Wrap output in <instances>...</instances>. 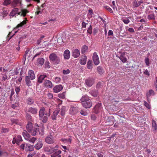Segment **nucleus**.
<instances>
[{"instance_id":"f257e3e1","label":"nucleus","mask_w":157,"mask_h":157,"mask_svg":"<svg viewBox=\"0 0 157 157\" xmlns=\"http://www.w3.org/2000/svg\"><path fill=\"white\" fill-rule=\"evenodd\" d=\"M45 109L44 107L41 108L39 112V115L40 120H42L44 123L46 122L48 120V113H45Z\"/></svg>"},{"instance_id":"f03ea898","label":"nucleus","mask_w":157,"mask_h":157,"mask_svg":"<svg viewBox=\"0 0 157 157\" xmlns=\"http://www.w3.org/2000/svg\"><path fill=\"white\" fill-rule=\"evenodd\" d=\"M50 62L54 64H58L60 62V59L57 55L53 53L50 54L49 56Z\"/></svg>"},{"instance_id":"7ed1b4c3","label":"nucleus","mask_w":157,"mask_h":157,"mask_svg":"<svg viewBox=\"0 0 157 157\" xmlns=\"http://www.w3.org/2000/svg\"><path fill=\"white\" fill-rule=\"evenodd\" d=\"M30 132L31 133L32 135L34 136L36 135L37 134L39 133V134L41 135L43 134V129H39V128H34L33 129H32V131H31Z\"/></svg>"},{"instance_id":"20e7f679","label":"nucleus","mask_w":157,"mask_h":157,"mask_svg":"<svg viewBox=\"0 0 157 157\" xmlns=\"http://www.w3.org/2000/svg\"><path fill=\"white\" fill-rule=\"evenodd\" d=\"M78 111V108L74 106H71L70 109L69 113L72 115L76 114Z\"/></svg>"},{"instance_id":"39448f33","label":"nucleus","mask_w":157,"mask_h":157,"mask_svg":"<svg viewBox=\"0 0 157 157\" xmlns=\"http://www.w3.org/2000/svg\"><path fill=\"white\" fill-rule=\"evenodd\" d=\"M25 20H24L20 23L18 24L16 27L13 29V31L15 33H16L17 32L18 30H19V29H18V28L21 27H22L24 25L26 24V22L28 21V20L26 18H25Z\"/></svg>"},{"instance_id":"423d86ee","label":"nucleus","mask_w":157,"mask_h":157,"mask_svg":"<svg viewBox=\"0 0 157 157\" xmlns=\"http://www.w3.org/2000/svg\"><path fill=\"white\" fill-rule=\"evenodd\" d=\"M125 53L124 52H120L119 55H117L118 57L123 63H125L127 61V59L125 57Z\"/></svg>"},{"instance_id":"0eeeda50","label":"nucleus","mask_w":157,"mask_h":157,"mask_svg":"<svg viewBox=\"0 0 157 157\" xmlns=\"http://www.w3.org/2000/svg\"><path fill=\"white\" fill-rule=\"evenodd\" d=\"M102 108L101 104V103H98L96 105L94 109V111L96 113H98L101 111Z\"/></svg>"},{"instance_id":"6e6552de","label":"nucleus","mask_w":157,"mask_h":157,"mask_svg":"<svg viewBox=\"0 0 157 157\" xmlns=\"http://www.w3.org/2000/svg\"><path fill=\"white\" fill-rule=\"evenodd\" d=\"M93 59L95 65H98L100 63L98 56L96 52H94L93 56Z\"/></svg>"},{"instance_id":"1a4fd4ad","label":"nucleus","mask_w":157,"mask_h":157,"mask_svg":"<svg viewBox=\"0 0 157 157\" xmlns=\"http://www.w3.org/2000/svg\"><path fill=\"white\" fill-rule=\"evenodd\" d=\"M45 142L48 144H52L55 142V139L53 136L52 135H50L46 137Z\"/></svg>"},{"instance_id":"9d476101","label":"nucleus","mask_w":157,"mask_h":157,"mask_svg":"<svg viewBox=\"0 0 157 157\" xmlns=\"http://www.w3.org/2000/svg\"><path fill=\"white\" fill-rule=\"evenodd\" d=\"M21 0H13L11 3V6L13 7H20L21 6Z\"/></svg>"},{"instance_id":"9b49d317","label":"nucleus","mask_w":157,"mask_h":157,"mask_svg":"<svg viewBox=\"0 0 157 157\" xmlns=\"http://www.w3.org/2000/svg\"><path fill=\"white\" fill-rule=\"evenodd\" d=\"M18 11L19 9L18 8H14L10 13V16L13 17L17 14L19 15H20L21 12H19Z\"/></svg>"},{"instance_id":"f8f14e48","label":"nucleus","mask_w":157,"mask_h":157,"mask_svg":"<svg viewBox=\"0 0 157 157\" xmlns=\"http://www.w3.org/2000/svg\"><path fill=\"white\" fill-rule=\"evenodd\" d=\"M22 141V138L21 136L20 135H18L16 138H13L12 143L13 144L16 143L17 144L19 145V143Z\"/></svg>"},{"instance_id":"ddd939ff","label":"nucleus","mask_w":157,"mask_h":157,"mask_svg":"<svg viewBox=\"0 0 157 157\" xmlns=\"http://www.w3.org/2000/svg\"><path fill=\"white\" fill-rule=\"evenodd\" d=\"M63 87L61 85H58L56 86L53 88L54 92L56 93L60 92L63 89Z\"/></svg>"},{"instance_id":"4468645a","label":"nucleus","mask_w":157,"mask_h":157,"mask_svg":"<svg viewBox=\"0 0 157 157\" xmlns=\"http://www.w3.org/2000/svg\"><path fill=\"white\" fill-rule=\"evenodd\" d=\"M60 111V109L58 108L54 111L53 115L52 116V119L53 120H56V116L58 114L59 111Z\"/></svg>"},{"instance_id":"2eb2a0df","label":"nucleus","mask_w":157,"mask_h":157,"mask_svg":"<svg viewBox=\"0 0 157 157\" xmlns=\"http://www.w3.org/2000/svg\"><path fill=\"white\" fill-rule=\"evenodd\" d=\"M82 103L83 106L86 108H89L91 107L92 105V103L91 101H85Z\"/></svg>"},{"instance_id":"dca6fc26","label":"nucleus","mask_w":157,"mask_h":157,"mask_svg":"<svg viewBox=\"0 0 157 157\" xmlns=\"http://www.w3.org/2000/svg\"><path fill=\"white\" fill-rule=\"evenodd\" d=\"M44 84L45 87L48 88H52L53 86L52 82L49 80H45Z\"/></svg>"},{"instance_id":"f3484780","label":"nucleus","mask_w":157,"mask_h":157,"mask_svg":"<svg viewBox=\"0 0 157 157\" xmlns=\"http://www.w3.org/2000/svg\"><path fill=\"white\" fill-rule=\"evenodd\" d=\"M80 55V51L77 49H75L73 50L72 56L75 58L78 57Z\"/></svg>"},{"instance_id":"a211bd4d","label":"nucleus","mask_w":157,"mask_h":157,"mask_svg":"<svg viewBox=\"0 0 157 157\" xmlns=\"http://www.w3.org/2000/svg\"><path fill=\"white\" fill-rule=\"evenodd\" d=\"M94 82L93 79L89 78L85 80V83L88 86L90 87L92 86Z\"/></svg>"},{"instance_id":"6ab92c4d","label":"nucleus","mask_w":157,"mask_h":157,"mask_svg":"<svg viewBox=\"0 0 157 157\" xmlns=\"http://www.w3.org/2000/svg\"><path fill=\"white\" fill-rule=\"evenodd\" d=\"M44 150L45 151L48 153H52L54 152L55 151L56 149L53 147H45L44 148Z\"/></svg>"},{"instance_id":"aec40b11","label":"nucleus","mask_w":157,"mask_h":157,"mask_svg":"<svg viewBox=\"0 0 157 157\" xmlns=\"http://www.w3.org/2000/svg\"><path fill=\"white\" fill-rule=\"evenodd\" d=\"M29 76V78L31 80L34 79L35 78L34 71L32 70H29L28 72V76Z\"/></svg>"},{"instance_id":"412c9836","label":"nucleus","mask_w":157,"mask_h":157,"mask_svg":"<svg viewBox=\"0 0 157 157\" xmlns=\"http://www.w3.org/2000/svg\"><path fill=\"white\" fill-rule=\"evenodd\" d=\"M44 61V60L43 58H39L37 60L36 65L39 67L41 66L43 64Z\"/></svg>"},{"instance_id":"4be33fe9","label":"nucleus","mask_w":157,"mask_h":157,"mask_svg":"<svg viewBox=\"0 0 157 157\" xmlns=\"http://www.w3.org/2000/svg\"><path fill=\"white\" fill-rule=\"evenodd\" d=\"M28 111L33 114H36L37 113V109L35 108L30 107L29 108Z\"/></svg>"},{"instance_id":"5701e85b","label":"nucleus","mask_w":157,"mask_h":157,"mask_svg":"<svg viewBox=\"0 0 157 157\" xmlns=\"http://www.w3.org/2000/svg\"><path fill=\"white\" fill-rule=\"evenodd\" d=\"M63 56L65 59H69L70 56V51L68 50H66L64 52Z\"/></svg>"},{"instance_id":"b1692460","label":"nucleus","mask_w":157,"mask_h":157,"mask_svg":"<svg viewBox=\"0 0 157 157\" xmlns=\"http://www.w3.org/2000/svg\"><path fill=\"white\" fill-rule=\"evenodd\" d=\"M155 94V93L154 91L152 90L151 89L146 94V96L147 98V100H148L149 98L151 96H154Z\"/></svg>"},{"instance_id":"393cba45","label":"nucleus","mask_w":157,"mask_h":157,"mask_svg":"<svg viewBox=\"0 0 157 157\" xmlns=\"http://www.w3.org/2000/svg\"><path fill=\"white\" fill-rule=\"evenodd\" d=\"M43 146L42 142L39 141L34 146L35 148L37 150H39Z\"/></svg>"},{"instance_id":"a878e982","label":"nucleus","mask_w":157,"mask_h":157,"mask_svg":"<svg viewBox=\"0 0 157 157\" xmlns=\"http://www.w3.org/2000/svg\"><path fill=\"white\" fill-rule=\"evenodd\" d=\"M61 151L59 150L55 152L53 154L51 155L52 157H61L60 154Z\"/></svg>"},{"instance_id":"bb28decb","label":"nucleus","mask_w":157,"mask_h":157,"mask_svg":"<svg viewBox=\"0 0 157 157\" xmlns=\"http://www.w3.org/2000/svg\"><path fill=\"white\" fill-rule=\"evenodd\" d=\"M46 77L47 75H40L38 77V82L40 83H42L44 78Z\"/></svg>"},{"instance_id":"cd10ccee","label":"nucleus","mask_w":157,"mask_h":157,"mask_svg":"<svg viewBox=\"0 0 157 157\" xmlns=\"http://www.w3.org/2000/svg\"><path fill=\"white\" fill-rule=\"evenodd\" d=\"M22 135L25 140H29V138L30 137V135L26 131H24L22 132Z\"/></svg>"},{"instance_id":"c85d7f7f","label":"nucleus","mask_w":157,"mask_h":157,"mask_svg":"<svg viewBox=\"0 0 157 157\" xmlns=\"http://www.w3.org/2000/svg\"><path fill=\"white\" fill-rule=\"evenodd\" d=\"M28 132H30L33 129V124L31 122H29L26 126Z\"/></svg>"},{"instance_id":"c756f323","label":"nucleus","mask_w":157,"mask_h":157,"mask_svg":"<svg viewBox=\"0 0 157 157\" xmlns=\"http://www.w3.org/2000/svg\"><path fill=\"white\" fill-rule=\"evenodd\" d=\"M26 149L29 151H33L34 150V147L32 145L29 144H26Z\"/></svg>"},{"instance_id":"7c9ffc66","label":"nucleus","mask_w":157,"mask_h":157,"mask_svg":"<svg viewBox=\"0 0 157 157\" xmlns=\"http://www.w3.org/2000/svg\"><path fill=\"white\" fill-rule=\"evenodd\" d=\"M87 58L86 56H84L82 57L80 60V63L82 65H85L86 62Z\"/></svg>"},{"instance_id":"2f4dec72","label":"nucleus","mask_w":157,"mask_h":157,"mask_svg":"<svg viewBox=\"0 0 157 157\" xmlns=\"http://www.w3.org/2000/svg\"><path fill=\"white\" fill-rule=\"evenodd\" d=\"M21 14H20V15L21 16H23L24 17H25L26 16V13H28L29 11L25 9H21Z\"/></svg>"},{"instance_id":"473e14b6","label":"nucleus","mask_w":157,"mask_h":157,"mask_svg":"<svg viewBox=\"0 0 157 157\" xmlns=\"http://www.w3.org/2000/svg\"><path fill=\"white\" fill-rule=\"evenodd\" d=\"M147 18L149 20H154L155 19V16L154 13L153 12H151V13L148 14L147 16Z\"/></svg>"},{"instance_id":"72a5a7b5","label":"nucleus","mask_w":157,"mask_h":157,"mask_svg":"<svg viewBox=\"0 0 157 157\" xmlns=\"http://www.w3.org/2000/svg\"><path fill=\"white\" fill-rule=\"evenodd\" d=\"M88 47L86 45H84L82 46L81 49V52L82 53H84L86 52L88 49Z\"/></svg>"},{"instance_id":"f704fd0d","label":"nucleus","mask_w":157,"mask_h":157,"mask_svg":"<svg viewBox=\"0 0 157 157\" xmlns=\"http://www.w3.org/2000/svg\"><path fill=\"white\" fill-rule=\"evenodd\" d=\"M34 102V100L33 99L29 98L27 100V104L29 105L33 104Z\"/></svg>"},{"instance_id":"c9c22d12","label":"nucleus","mask_w":157,"mask_h":157,"mask_svg":"<svg viewBox=\"0 0 157 157\" xmlns=\"http://www.w3.org/2000/svg\"><path fill=\"white\" fill-rule=\"evenodd\" d=\"M66 107L64 106H63L60 109V114L62 116L64 115L66 112Z\"/></svg>"},{"instance_id":"e433bc0d","label":"nucleus","mask_w":157,"mask_h":157,"mask_svg":"<svg viewBox=\"0 0 157 157\" xmlns=\"http://www.w3.org/2000/svg\"><path fill=\"white\" fill-rule=\"evenodd\" d=\"M30 78H29V76H26L25 77V81L26 84L27 86H29L31 85V82L30 80Z\"/></svg>"},{"instance_id":"4c0bfd02","label":"nucleus","mask_w":157,"mask_h":157,"mask_svg":"<svg viewBox=\"0 0 157 157\" xmlns=\"http://www.w3.org/2000/svg\"><path fill=\"white\" fill-rule=\"evenodd\" d=\"M61 141L64 143H67L68 144H71V140L70 138L66 139L64 138L62 139Z\"/></svg>"},{"instance_id":"58836bf2","label":"nucleus","mask_w":157,"mask_h":157,"mask_svg":"<svg viewBox=\"0 0 157 157\" xmlns=\"http://www.w3.org/2000/svg\"><path fill=\"white\" fill-rule=\"evenodd\" d=\"M92 62L91 60H89L87 62V67L89 69H91L92 68Z\"/></svg>"},{"instance_id":"ea45409f","label":"nucleus","mask_w":157,"mask_h":157,"mask_svg":"<svg viewBox=\"0 0 157 157\" xmlns=\"http://www.w3.org/2000/svg\"><path fill=\"white\" fill-rule=\"evenodd\" d=\"M27 141H29L30 143H32L34 144L35 141L37 139V138L34 137H30L29 139Z\"/></svg>"},{"instance_id":"a19ab883","label":"nucleus","mask_w":157,"mask_h":157,"mask_svg":"<svg viewBox=\"0 0 157 157\" xmlns=\"http://www.w3.org/2000/svg\"><path fill=\"white\" fill-rule=\"evenodd\" d=\"M122 21L125 24H128L130 22L129 20L126 17H124L122 19Z\"/></svg>"},{"instance_id":"79ce46f5","label":"nucleus","mask_w":157,"mask_h":157,"mask_svg":"<svg viewBox=\"0 0 157 157\" xmlns=\"http://www.w3.org/2000/svg\"><path fill=\"white\" fill-rule=\"evenodd\" d=\"M97 71L98 73L100 75L102 74L104 72L103 69L100 66H98L97 67Z\"/></svg>"},{"instance_id":"37998d69","label":"nucleus","mask_w":157,"mask_h":157,"mask_svg":"<svg viewBox=\"0 0 157 157\" xmlns=\"http://www.w3.org/2000/svg\"><path fill=\"white\" fill-rule=\"evenodd\" d=\"M88 99V97L86 95H85L84 96H82L81 99V100L83 102L87 101Z\"/></svg>"},{"instance_id":"c03bdc74","label":"nucleus","mask_w":157,"mask_h":157,"mask_svg":"<svg viewBox=\"0 0 157 157\" xmlns=\"http://www.w3.org/2000/svg\"><path fill=\"white\" fill-rule=\"evenodd\" d=\"M152 126L154 129L156 130L157 129V125L155 121L153 120H152Z\"/></svg>"},{"instance_id":"a18cd8bd","label":"nucleus","mask_w":157,"mask_h":157,"mask_svg":"<svg viewBox=\"0 0 157 157\" xmlns=\"http://www.w3.org/2000/svg\"><path fill=\"white\" fill-rule=\"evenodd\" d=\"M12 2L11 0H5L3 4L5 6H7L10 4H11Z\"/></svg>"},{"instance_id":"49530a36","label":"nucleus","mask_w":157,"mask_h":157,"mask_svg":"<svg viewBox=\"0 0 157 157\" xmlns=\"http://www.w3.org/2000/svg\"><path fill=\"white\" fill-rule=\"evenodd\" d=\"M104 8L110 13H112L113 12L112 9L109 6H104Z\"/></svg>"},{"instance_id":"de8ad7c7","label":"nucleus","mask_w":157,"mask_h":157,"mask_svg":"<svg viewBox=\"0 0 157 157\" xmlns=\"http://www.w3.org/2000/svg\"><path fill=\"white\" fill-rule=\"evenodd\" d=\"M65 92H63L62 94H58V97L60 98L63 99L65 98Z\"/></svg>"},{"instance_id":"09e8293b","label":"nucleus","mask_w":157,"mask_h":157,"mask_svg":"<svg viewBox=\"0 0 157 157\" xmlns=\"http://www.w3.org/2000/svg\"><path fill=\"white\" fill-rule=\"evenodd\" d=\"M92 26L90 25L87 30V33H88L90 34H91L92 33Z\"/></svg>"},{"instance_id":"8fccbe9b","label":"nucleus","mask_w":157,"mask_h":157,"mask_svg":"<svg viewBox=\"0 0 157 157\" xmlns=\"http://www.w3.org/2000/svg\"><path fill=\"white\" fill-rule=\"evenodd\" d=\"M144 105H145L147 109H151V106L150 104L146 102V101H144Z\"/></svg>"},{"instance_id":"3c124183","label":"nucleus","mask_w":157,"mask_h":157,"mask_svg":"<svg viewBox=\"0 0 157 157\" xmlns=\"http://www.w3.org/2000/svg\"><path fill=\"white\" fill-rule=\"evenodd\" d=\"M133 5L134 8L137 7L139 6L140 4H138L136 1H134L133 3Z\"/></svg>"},{"instance_id":"603ef678","label":"nucleus","mask_w":157,"mask_h":157,"mask_svg":"<svg viewBox=\"0 0 157 157\" xmlns=\"http://www.w3.org/2000/svg\"><path fill=\"white\" fill-rule=\"evenodd\" d=\"M70 72L69 70L67 69L66 70H63V73L64 75H67L70 73Z\"/></svg>"},{"instance_id":"864d4df0","label":"nucleus","mask_w":157,"mask_h":157,"mask_svg":"<svg viewBox=\"0 0 157 157\" xmlns=\"http://www.w3.org/2000/svg\"><path fill=\"white\" fill-rule=\"evenodd\" d=\"M12 123L13 124H17L18 122V120L16 119H12L11 120Z\"/></svg>"},{"instance_id":"5fc2aeb1","label":"nucleus","mask_w":157,"mask_h":157,"mask_svg":"<svg viewBox=\"0 0 157 157\" xmlns=\"http://www.w3.org/2000/svg\"><path fill=\"white\" fill-rule=\"evenodd\" d=\"M80 114L83 116H86L87 115V113L86 111L82 110L80 111Z\"/></svg>"},{"instance_id":"6e6d98bb","label":"nucleus","mask_w":157,"mask_h":157,"mask_svg":"<svg viewBox=\"0 0 157 157\" xmlns=\"http://www.w3.org/2000/svg\"><path fill=\"white\" fill-rule=\"evenodd\" d=\"M61 80V79L60 78L58 77H56L55 78V82L56 83H58Z\"/></svg>"},{"instance_id":"4d7b16f0","label":"nucleus","mask_w":157,"mask_h":157,"mask_svg":"<svg viewBox=\"0 0 157 157\" xmlns=\"http://www.w3.org/2000/svg\"><path fill=\"white\" fill-rule=\"evenodd\" d=\"M145 62L147 65L148 66H149V65L150 63L149 62V59L148 58H147L145 59Z\"/></svg>"},{"instance_id":"13d9d810","label":"nucleus","mask_w":157,"mask_h":157,"mask_svg":"<svg viewBox=\"0 0 157 157\" xmlns=\"http://www.w3.org/2000/svg\"><path fill=\"white\" fill-rule=\"evenodd\" d=\"M30 49L29 48H27L25 52V56L26 57L28 56L29 53H30Z\"/></svg>"},{"instance_id":"bf43d9fd","label":"nucleus","mask_w":157,"mask_h":157,"mask_svg":"<svg viewBox=\"0 0 157 157\" xmlns=\"http://www.w3.org/2000/svg\"><path fill=\"white\" fill-rule=\"evenodd\" d=\"M47 96L48 97L49 99H52L53 98V95L52 93H48L47 94Z\"/></svg>"},{"instance_id":"052dcab7","label":"nucleus","mask_w":157,"mask_h":157,"mask_svg":"<svg viewBox=\"0 0 157 157\" xmlns=\"http://www.w3.org/2000/svg\"><path fill=\"white\" fill-rule=\"evenodd\" d=\"M89 12L90 14L88 16H90V17H92V15L94 14L92 10V9H89Z\"/></svg>"},{"instance_id":"680f3d73","label":"nucleus","mask_w":157,"mask_h":157,"mask_svg":"<svg viewBox=\"0 0 157 157\" xmlns=\"http://www.w3.org/2000/svg\"><path fill=\"white\" fill-rule=\"evenodd\" d=\"M15 90L17 94H18L20 91V88L19 87H16L15 89Z\"/></svg>"},{"instance_id":"e2e57ef3","label":"nucleus","mask_w":157,"mask_h":157,"mask_svg":"<svg viewBox=\"0 0 157 157\" xmlns=\"http://www.w3.org/2000/svg\"><path fill=\"white\" fill-rule=\"evenodd\" d=\"M91 119L93 121H95L97 118V117L96 115L94 114L92 115L91 116Z\"/></svg>"},{"instance_id":"0e129e2a","label":"nucleus","mask_w":157,"mask_h":157,"mask_svg":"<svg viewBox=\"0 0 157 157\" xmlns=\"http://www.w3.org/2000/svg\"><path fill=\"white\" fill-rule=\"evenodd\" d=\"M144 73L145 75H147L148 76H149L150 75L149 73L148 70L147 69L145 70L144 71Z\"/></svg>"},{"instance_id":"69168bd1","label":"nucleus","mask_w":157,"mask_h":157,"mask_svg":"<svg viewBox=\"0 0 157 157\" xmlns=\"http://www.w3.org/2000/svg\"><path fill=\"white\" fill-rule=\"evenodd\" d=\"M108 36H113V31L112 30H109V32H108Z\"/></svg>"},{"instance_id":"338daca9","label":"nucleus","mask_w":157,"mask_h":157,"mask_svg":"<svg viewBox=\"0 0 157 157\" xmlns=\"http://www.w3.org/2000/svg\"><path fill=\"white\" fill-rule=\"evenodd\" d=\"M86 24L83 21L82 22V28H85L86 27Z\"/></svg>"},{"instance_id":"774afa93","label":"nucleus","mask_w":157,"mask_h":157,"mask_svg":"<svg viewBox=\"0 0 157 157\" xmlns=\"http://www.w3.org/2000/svg\"><path fill=\"white\" fill-rule=\"evenodd\" d=\"M155 90L157 91V77L155 78Z\"/></svg>"}]
</instances>
